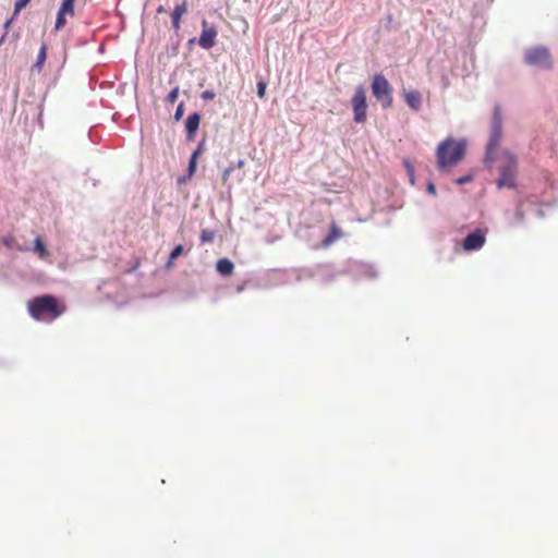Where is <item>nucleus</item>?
Here are the masks:
<instances>
[{
    "label": "nucleus",
    "instance_id": "nucleus-32",
    "mask_svg": "<svg viewBox=\"0 0 558 558\" xmlns=\"http://www.w3.org/2000/svg\"><path fill=\"white\" fill-rule=\"evenodd\" d=\"M229 170H226L225 173H223V179L227 180L228 175H229Z\"/></svg>",
    "mask_w": 558,
    "mask_h": 558
},
{
    "label": "nucleus",
    "instance_id": "nucleus-11",
    "mask_svg": "<svg viewBox=\"0 0 558 558\" xmlns=\"http://www.w3.org/2000/svg\"><path fill=\"white\" fill-rule=\"evenodd\" d=\"M201 122V117L198 113L194 112L190 114L185 121V130L189 137H193L195 132L197 131Z\"/></svg>",
    "mask_w": 558,
    "mask_h": 558
},
{
    "label": "nucleus",
    "instance_id": "nucleus-21",
    "mask_svg": "<svg viewBox=\"0 0 558 558\" xmlns=\"http://www.w3.org/2000/svg\"><path fill=\"white\" fill-rule=\"evenodd\" d=\"M215 239V232L209 229H204L201 233V241L203 243L211 242Z\"/></svg>",
    "mask_w": 558,
    "mask_h": 558
},
{
    "label": "nucleus",
    "instance_id": "nucleus-4",
    "mask_svg": "<svg viewBox=\"0 0 558 558\" xmlns=\"http://www.w3.org/2000/svg\"><path fill=\"white\" fill-rule=\"evenodd\" d=\"M500 177L497 180V186L499 189L515 187V175H517V159L510 153H505L502 156V163L499 168Z\"/></svg>",
    "mask_w": 558,
    "mask_h": 558
},
{
    "label": "nucleus",
    "instance_id": "nucleus-25",
    "mask_svg": "<svg viewBox=\"0 0 558 558\" xmlns=\"http://www.w3.org/2000/svg\"><path fill=\"white\" fill-rule=\"evenodd\" d=\"M266 94V83L265 82H258L257 83V95L259 98H264Z\"/></svg>",
    "mask_w": 558,
    "mask_h": 558
},
{
    "label": "nucleus",
    "instance_id": "nucleus-20",
    "mask_svg": "<svg viewBox=\"0 0 558 558\" xmlns=\"http://www.w3.org/2000/svg\"><path fill=\"white\" fill-rule=\"evenodd\" d=\"M65 15H66V13H62L61 11H58L56 25H54V29L57 32L64 27V25L66 23Z\"/></svg>",
    "mask_w": 558,
    "mask_h": 558
},
{
    "label": "nucleus",
    "instance_id": "nucleus-5",
    "mask_svg": "<svg viewBox=\"0 0 558 558\" xmlns=\"http://www.w3.org/2000/svg\"><path fill=\"white\" fill-rule=\"evenodd\" d=\"M501 130H502V116L501 109L498 105L494 108L493 120L490 124V135L487 144V158H493L495 150L497 149L500 138H501Z\"/></svg>",
    "mask_w": 558,
    "mask_h": 558
},
{
    "label": "nucleus",
    "instance_id": "nucleus-24",
    "mask_svg": "<svg viewBox=\"0 0 558 558\" xmlns=\"http://www.w3.org/2000/svg\"><path fill=\"white\" fill-rule=\"evenodd\" d=\"M178 96H179V88L175 87L173 88L167 96V101L170 102V104H174L178 99Z\"/></svg>",
    "mask_w": 558,
    "mask_h": 558
},
{
    "label": "nucleus",
    "instance_id": "nucleus-23",
    "mask_svg": "<svg viewBox=\"0 0 558 558\" xmlns=\"http://www.w3.org/2000/svg\"><path fill=\"white\" fill-rule=\"evenodd\" d=\"M31 0H16L14 4V16H16L20 11L25 8Z\"/></svg>",
    "mask_w": 558,
    "mask_h": 558
},
{
    "label": "nucleus",
    "instance_id": "nucleus-3",
    "mask_svg": "<svg viewBox=\"0 0 558 558\" xmlns=\"http://www.w3.org/2000/svg\"><path fill=\"white\" fill-rule=\"evenodd\" d=\"M372 93L384 109H389L393 104V88L389 81L381 74L377 73L372 78Z\"/></svg>",
    "mask_w": 558,
    "mask_h": 558
},
{
    "label": "nucleus",
    "instance_id": "nucleus-10",
    "mask_svg": "<svg viewBox=\"0 0 558 558\" xmlns=\"http://www.w3.org/2000/svg\"><path fill=\"white\" fill-rule=\"evenodd\" d=\"M403 99L408 107L413 111H420L422 109V95L417 90H403Z\"/></svg>",
    "mask_w": 558,
    "mask_h": 558
},
{
    "label": "nucleus",
    "instance_id": "nucleus-8",
    "mask_svg": "<svg viewBox=\"0 0 558 558\" xmlns=\"http://www.w3.org/2000/svg\"><path fill=\"white\" fill-rule=\"evenodd\" d=\"M486 234L487 230L481 228L475 229L462 241L463 250L466 252H472L482 248L486 242Z\"/></svg>",
    "mask_w": 558,
    "mask_h": 558
},
{
    "label": "nucleus",
    "instance_id": "nucleus-22",
    "mask_svg": "<svg viewBox=\"0 0 558 558\" xmlns=\"http://www.w3.org/2000/svg\"><path fill=\"white\" fill-rule=\"evenodd\" d=\"M183 253V246L182 245H177L172 252L170 253V256H169V263H171L172 260L177 259L180 255H182Z\"/></svg>",
    "mask_w": 558,
    "mask_h": 558
},
{
    "label": "nucleus",
    "instance_id": "nucleus-13",
    "mask_svg": "<svg viewBox=\"0 0 558 558\" xmlns=\"http://www.w3.org/2000/svg\"><path fill=\"white\" fill-rule=\"evenodd\" d=\"M32 252L35 253L40 259H46L49 257V252L40 236L35 238Z\"/></svg>",
    "mask_w": 558,
    "mask_h": 558
},
{
    "label": "nucleus",
    "instance_id": "nucleus-12",
    "mask_svg": "<svg viewBox=\"0 0 558 558\" xmlns=\"http://www.w3.org/2000/svg\"><path fill=\"white\" fill-rule=\"evenodd\" d=\"M342 235L343 234H342V231L340 230V228L335 222H332L330 226V231H329L328 235L323 241V245L325 247H328L333 242L339 240Z\"/></svg>",
    "mask_w": 558,
    "mask_h": 558
},
{
    "label": "nucleus",
    "instance_id": "nucleus-7",
    "mask_svg": "<svg viewBox=\"0 0 558 558\" xmlns=\"http://www.w3.org/2000/svg\"><path fill=\"white\" fill-rule=\"evenodd\" d=\"M525 62L530 65L549 69L551 66V59L548 49L536 47L529 49L524 56Z\"/></svg>",
    "mask_w": 558,
    "mask_h": 558
},
{
    "label": "nucleus",
    "instance_id": "nucleus-6",
    "mask_svg": "<svg viewBox=\"0 0 558 558\" xmlns=\"http://www.w3.org/2000/svg\"><path fill=\"white\" fill-rule=\"evenodd\" d=\"M353 119L356 123H364L367 117L366 93L362 85L357 86L351 99Z\"/></svg>",
    "mask_w": 558,
    "mask_h": 558
},
{
    "label": "nucleus",
    "instance_id": "nucleus-30",
    "mask_svg": "<svg viewBox=\"0 0 558 558\" xmlns=\"http://www.w3.org/2000/svg\"><path fill=\"white\" fill-rule=\"evenodd\" d=\"M14 17H15V16L13 15L10 20H8V21L4 23V28H5V29H8V28L10 27V25H11V23L13 22V19H14Z\"/></svg>",
    "mask_w": 558,
    "mask_h": 558
},
{
    "label": "nucleus",
    "instance_id": "nucleus-1",
    "mask_svg": "<svg viewBox=\"0 0 558 558\" xmlns=\"http://www.w3.org/2000/svg\"><path fill=\"white\" fill-rule=\"evenodd\" d=\"M27 308L29 315L38 322L50 323L60 317L66 306L63 301L52 295H40L28 301Z\"/></svg>",
    "mask_w": 558,
    "mask_h": 558
},
{
    "label": "nucleus",
    "instance_id": "nucleus-29",
    "mask_svg": "<svg viewBox=\"0 0 558 558\" xmlns=\"http://www.w3.org/2000/svg\"><path fill=\"white\" fill-rule=\"evenodd\" d=\"M427 192H428L429 194H432V195H436V187H435V185H434L433 183H429V184L427 185Z\"/></svg>",
    "mask_w": 558,
    "mask_h": 558
},
{
    "label": "nucleus",
    "instance_id": "nucleus-31",
    "mask_svg": "<svg viewBox=\"0 0 558 558\" xmlns=\"http://www.w3.org/2000/svg\"><path fill=\"white\" fill-rule=\"evenodd\" d=\"M407 167L409 168V171H410V174H411V182L413 183L414 182V179H413V169L410 167V165L407 162Z\"/></svg>",
    "mask_w": 558,
    "mask_h": 558
},
{
    "label": "nucleus",
    "instance_id": "nucleus-2",
    "mask_svg": "<svg viewBox=\"0 0 558 558\" xmlns=\"http://www.w3.org/2000/svg\"><path fill=\"white\" fill-rule=\"evenodd\" d=\"M465 154V143L453 138L442 141L436 151L437 165L440 170L457 165Z\"/></svg>",
    "mask_w": 558,
    "mask_h": 558
},
{
    "label": "nucleus",
    "instance_id": "nucleus-27",
    "mask_svg": "<svg viewBox=\"0 0 558 558\" xmlns=\"http://www.w3.org/2000/svg\"><path fill=\"white\" fill-rule=\"evenodd\" d=\"M182 114H183V104H180L178 106L175 114H174L175 120H180Z\"/></svg>",
    "mask_w": 558,
    "mask_h": 558
},
{
    "label": "nucleus",
    "instance_id": "nucleus-26",
    "mask_svg": "<svg viewBox=\"0 0 558 558\" xmlns=\"http://www.w3.org/2000/svg\"><path fill=\"white\" fill-rule=\"evenodd\" d=\"M472 179H473V175H471V174H469V175H464V177H460V178H458V179L456 180V183H457L458 185H462V184H464V183H468V182L472 181Z\"/></svg>",
    "mask_w": 558,
    "mask_h": 558
},
{
    "label": "nucleus",
    "instance_id": "nucleus-28",
    "mask_svg": "<svg viewBox=\"0 0 558 558\" xmlns=\"http://www.w3.org/2000/svg\"><path fill=\"white\" fill-rule=\"evenodd\" d=\"M214 97H215V94L213 92H209V90H205L202 94V98L203 99H213Z\"/></svg>",
    "mask_w": 558,
    "mask_h": 558
},
{
    "label": "nucleus",
    "instance_id": "nucleus-15",
    "mask_svg": "<svg viewBox=\"0 0 558 558\" xmlns=\"http://www.w3.org/2000/svg\"><path fill=\"white\" fill-rule=\"evenodd\" d=\"M186 12V4L182 3L180 5H177L171 13V20H172V26L174 29L180 28V21L182 15Z\"/></svg>",
    "mask_w": 558,
    "mask_h": 558
},
{
    "label": "nucleus",
    "instance_id": "nucleus-16",
    "mask_svg": "<svg viewBox=\"0 0 558 558\" xmlns=\"http://www.w3.org/2000/svg\"><path fill=\"white\" fill-rule=\"evenodd\" d=\"M46 58H47V45L45 43H41L40 49L37 54L36 63L34 64V69H36L37 72H40L43 70Z\"/></svg>",
    "mask_w": 558,
    "mask_h": 558
},
{
    "label": "nucleus",
    "instance_id": "nucleus-18",
    "mask_svg": "<svg viewBox=\"0 0 558 558\" xmlns=\"http://www.w3.org/2000/svg\"><path fill=\"white\" fill-rule=\"evenodd\" d=\"M74 2L75 0H62L59 11L72 16L74 14Z\"/></svg>",
    "mask_w": 558,
    "mask_h": 558
},
{
    "label": "nucleus",
    "instance_id": "nucleus-9",
    "mask_svg": "<svg viewBox=\"0 0 558 558\" xmlns=\"http://www.w3.org/2000/svg\"><path fill=\"white\" fill-rule=\"evenodd\" d=\"M218 31L214 25H210L206 20L202 22V33L198 38V45L206 50L211 49L216 45Z\"/></svg>",
    "mask_w": 558,
    "mask_h": 558
},
{
    "label": "nucleus",
    "instance_id": "nucleus-19",
    "mask_svg": "<svg viewBox=\"0 0 558 558\" xmlns=\"http://www.w3.org/2000/svg\"><path fill=\"white\" fill-rule=\"evenodd\" d=\"M201 154V147H198L191 156L190 158V162H189V178L193 177L195 170H196V162H197V157L198 155Z\"/></svg>",
    "mask_w": 558,
    "mask_h": 558
},
{
    "label": "nucleus",
    "instance_id": "nucleus-17",
    "mask_svg": "<svg viewBox=\"0 0 558 558\" xmlns=\"http://www.w3.org/2000/svg\"><path fill=\"white\" fill-rule=\"evenodd\" d=\"M1 243L3 245H5L8 248H17L19 251L21 252H27L29 248L28 247H23V246H17L16 245V240L14 238V235L12 234H8L3 238H1Z\"/></svg>",
    "mask_w": 558,
    "mask_h": 558
},
{
    "label": "nucleus",
    "instance_id": "nucleus-14",
    "mask_svg": "<svg viewBox=\"0 0 558 558\" xmlns=\"http://www.w3.org/2000/svg\"><path fill=\"white\" fill-rule=\"evenodd\" d=\"M233 268L232 262L228 258H221L217 262V271L223 277L231 276Z\"/></svg>",
    "mask_w": 558,
    "mask_h": 558
}]
</instances>
